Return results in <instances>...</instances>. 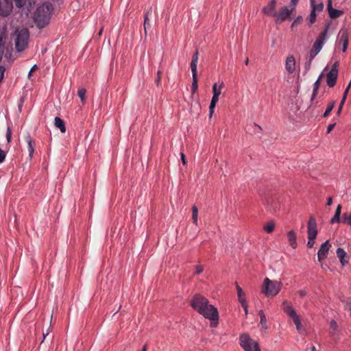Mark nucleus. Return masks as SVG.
I'll return each instance as SVG.
<instances>
[{
	"instance_id": "obj_20",
	"label": "nucleus",
	"mask_w": 351,
	"mask_h": 351,
	"mask_svg": "<svg viewBox=\"0 0 351 351\" xmlns=\"http://www.w3.org/2000/svg\"><path fill=\"white\" fill-rule=\"evenodd\" d=\"M55 126L57 128H59L62 133H64L66 132V127L64 121L60 117H56L55 118L54 122Z\"/></svg>"
},
{
	"instance_id": "obj_57",
	"label": "nucleus",
	"mask_w": 351,
	"mask_h": 351,
	"mask_svg": "<svg viewBox=\"0 0 351 351\" xmlns=\"http://www.w3.org/2000/svg\"><path fill=\"white\" fill-rule=\"evenodd\" d=\"M311 60H309V62L308 63H306L305 64V69H306V71H308L309 69H310V66H311Z\"/></svg>"
},
{
	"instance_id": "obj_15",
	"label": "nucleus",
	"mask_w": 351,
	"mask_h": 351,
	"mask_svg": "<svg viewBox=\"0 0 351 351\" xmlns=\"http://www.w3.org/2000/svg\"><path fill=\"white\" fill-rule=\"evenodd\" d=\"M286 70L289 73H293L295 69V60L293 56H289L286 59L285 62Z\"/></svg>"
},
{
	"instance_id": "obj_46",
	"label": "nucleus",
	"mask_w": 351,
	"mask_h": 351,
	"mask_svg": "<svg viewBox=\"0 0 351 351\" xmlns=\"http://www.w3.org/2000/svg\"><path fill=\"white\" fill-rule=\"evenodd\" d=\"M337 327H338L337 323L335 321L332 320V321L330 322V328L333 330H336Z\"/></svg>"
},
{
	"instance_id": "obj_27",
	"label": "nucleus",
	"mask_w": 351,
	"mask_h": 351,
	"mask_svg": "<svg viewBox=\"0 0 351 351\" xmlns=\"http://www.w3.org/2000/svg\"><path fill=\"white\" fill-rule=\"evenodd\" d=\"M341 222L351 226V213H344L341 217Z\"/></svg>"
},
{
	"instance_id": "obj_13",
	"label": "nucleus",
	"mask_w": 351,
	"mask_h": 351,
	"mask_svg": "<svg viewBox=\"0 0 351 351\" xmlns=\"http://www.w3.org/2000/svg\"><path fill=\"white\" fill-rule=\"evenodd\" d=\"M153 15V10L152 8L150 7L145 13L144 15V32L145 34L147 35L148 29L151 28V23H150V18H152Z\"/></svg>"
},
{
	"instance_id": "obj_22",
	"label": "nucleus",
	"mask_w": 351,
	"mask_h": 351,
	"mask_svg": "<svg viewBox=\"0 0 351 351\" xmlns=\"http://www.w3.org/2000/svg\"><path fill=\"white\" fill-rule=\"evenodd\" d=\"M26 142L27 143V149L29 152V157H32L34 153V143L29 135H27L26 136Z\"/></svg>"
},
{
	"instance_id": "obj_14",
	"label": "nucleus",
	"mask_w": 351,
	"mask_h": 351,
	"mask_svg": "<svg viewBox=\"0 0 351 351\" xmlns=\"http://www.w3.org/2000/svg\"><path fill=\"white\" fill-rule=\"evenodd\" d=\"M237 291L238 295V299L239 302L241 304L243 308L245 310V314L247 313V301L245 298V293L243 291V289L237 284Z\"/></svg>"
},
{
	"instance_id": "obj_38",
	"label": "nucleus",
	"mask_w": 351,
	"mask_h": 351,
	"mask_svg": "<svg viewBox=\"0 0 351 351\" xmlns=\"http://www.w3.org/2000/svg\"><path fill=\"white\" fill-rule=\"evenodd\" d=\"M291 318L292 319L293 322L295 325H298V324L301 322L300 317L296 313L292 317H291Z\"/></svg>"
},
{
	"instance_id": "obj_32",
	"label": "nucleus",
	"mask_w": 351,
	"mask_h": 351,
	"mask_svg": "<svg viewBox=\"0 0 351 351\" xmlns=\"http://www.w3.org/2000/svg\"><path fill=\"white\" fill-rule=\"evenodd\" d=\"M198 88L197 84V76L193 77V82L191 85V90L193 93H195Z\"/></svg>"
},
{
	"instance_id": "obj_55",
	"label": "nucleus",
	"mask_w": 351,
	"mask_h": 351,
	"mask_svg": "<svg viewBox=\"0 0 351 351\" xmlns=\"http://www.w3.org/2000/svg\"><path fill=\"white\" fill-rule=\"evenodd\" d=\"M181 159H182V162L183 165H186V160L184 154L183 153H181Z\"/></svg>"
},
{
	"instance_id": "obj_29",
	"label": "nucleus",
	"mask_w": 351,
	"mask_h": 351,
	"mask_svg": "<svg viewBox=\"0 0 351 351\" xmlns=\"http://www.w3.org/2000/svg\"><path fill=\"white\" fill-rule=\"evenodd\" d=\"M335 105V101H331L327 106L324 114H323V117H327L330 113L331 112V111L332 110V109L334 108V106Z\"/></svg>"
},
{
	"instance_id": "obj_25",
	"label": "nucleus",
	"mask_w": 351,
	"mask_h": 351,
	"mask_svg": "<svg viewBox=\"0 0 351 351\" xmlns=\"http://www.w3.org/2000/svg\"><path fill=\"white\" fill-rule=\"evenodd\" d=\"M343 11L336 10V9H331L330 10V12H328L329 16L331 19H337L341 16L343 14Z\"/></svg>"
},
{
	"instance_id": "obj_28",
	"label": "nucleus",
	"mask_w": 351,
	"mask_h": 351,
	"mask_svg": "<svg viewBox=\"0 0 351 351\" xmlns=\"http://www.w3.org/2000/svg\"><path fill=\"white\" fill-rule=\"evenodd\" d=\"M198 209L196 206L192 207V220L193 223L197 225Z\"/></svg>"
},
{
	"instance_id": "obj_17",
	"label": "nucleus",
	"mask_w": 351,
	"mask_h": 351,
	"mask_svg": "<svg viewBox=\"0 0 351 351\" xmlns=\"http://www.w3.org/2000/svg\"><path fill=\"white\" fill-rule=\"evenodd\" d=\"M288 241L292 248L295 249L298 247L296 241V234L293 230H290L287 232Z\"/></svg>"
},
{
	"instance_id": "obj_12",
	"label": "nucleus",
	"mask_w": 351,
	"mask_h": 351,
	"mask_svg": "<svg viewBox=\"0 0 351 351\" xmlns=\"http://www.w3.org/2000/svg\"><path fill=\"white\" fill-rule=\"evenodd\" d=\"M293 11L291 9L289 10L287 7L282 8L278 13L276 12V22L281 23L285 21Z\"/></svg>"
},
{
	"instance_id": "obj_10",
	"label": "nucleus",
	"mask_w": 351,
	"mask_h": 351,
	"mask_svg": "<svg viewBox=\"0 0 351 351\" xmlns=\"http://www.w3.org/2000/svg\"><path fill=\"white\" fill-rule=\"evenodd\" d=\"M330 247L331 245L330 244L328 240L321 245L317 252V258L319 262L322 263L323 260L327 258Z\"/></svg>"
},
{
	"instance_id": "obj_19",
	"label": "nucleus",
	"mask_w": 351,
	"mask_h": 351,
	"mask_svg": "<svg viewBox=\"0 0 351 351\" xmlns=\"http://www.w3.org/2000/svg\"><path fill=\"white\" fill-rule=\"evenodd\" d=\"M312 10L315 12H321L324 8V4L321 0H310Z\"/></svg>"
},
{
	"instance_id": "obj_6",
	"label": "nucleus",
	"mask_w": 351,
	"mask_h": 351,
	"mask_svg": "<svg viewBox=\"0 0 351 351\" xmlns=\"http://www.w3.org/2000/svg\"><path fill=\"white\" fill-rule=\"evenodd\" d=\"M338 63L335 62L326 75V82L329 87H333L336 84L338 77Z\"/></svg>"
},
{
	"instance_id": "obj_58",
	"label": "nucleus",
	"mask_w": 351,
	"mask_h": 351,
	"mask_svg": "<svg viewBox=\"0 0 351 351\" xmlns=\"http://www.w3.org/2000/svg\"><path fill=\"white\" fill-rule=\"evenodd\" d=\"M332 204V197H329L327 199V205L330 206Z\"/></svg>"
},
{
	"instance_id": "obj_61",
	"label": "nucleus",
	"mask_w": 351,
	"mask_h": 351,
	"mask_svg": "<svg viewBox=\"0 0 351 351\" xmlns=\"http://www.w3.org/2000/svg\"><path fill=\"white\" fill-rule=\"evenodd\" d=\"M7 137H8V139L9 140V138L10 137V134L9 133L7 134Z\"/></svg>"
},
{
	"instance_id": "obj_43",
	"label": "nucleus",
	"mask_w": 351,
	"mask_h": 351,
	"mask_svg": "<svg viewBox=\"0 0 351 351\" xmlns=\"http://www.w3.org/2000/svg\"><path fill=\"white\" fill-rule=\"evenodd\" d=\"M344 104H345V101L341 100L340 102V104L339 106L337 112V115H339L341 114Z\"/></svg>"
},
{
	"instance_id": "obj_54",
	"label": "nucleus",
	"mask_w": 351,
	"mask_h": 351,
	"mask_svg": "<svg viewBox=\"0 0 351 351\" xmlns=\"http://www.w3.org/2000/svg\"><path fill=\"white\" fill-rule=\"evenodd\" d=\"M218 100H219V96L217 95H213V97H212V99H211V101H213V102L214 101V102L217 103L218 101Z\"/></svg>"
},
{
	"instance_id": "obj_23",
	"label": "nucleus",
	"mask_w": 351,
	"mask_h": 351,
	"mask_svg": "<svg viewBox=\"0 0 351 351\" xmlns=\"http://www.w3.org/2000/svg\"><path fill=\"white\" fill-rule=\"evenodd\" d=\"M224 87V83L223 82H221L219 87H217V83H215L213 85V95H218L219 96L220 94H221V89Z\"/></svg>"
},
{
	"instance_id": "obj_56",
	"label": "nucleus",
	"mask_w": 351,
	"mask_h": 351,
	"mask_svg": "<svg viewBox=\"0 0 351 351\" xmlns=\"http://www.w3.org/2000/svg\"><path fill=\"white\" fill-rule=\"evenodd\" d=\"M296 326V328H297V330L299 332H301V330H302V324L301 322H300L298 324V325H295Z\"/></svg>"
},
{
	"instance_id": "obj_7",
	"label": "nucleus",
	"mask_w": 351,
	"mask_h": 351,
	"mask_svg": "<svg viewBox=\"0 0 351 351\" xmlns=\"http://www.w3.org/2000/svg\"><path fill=\"white\" fill-rule=\"evenodd\" d=\"M328 29L329 26L326 25L314 43L313 49L315 51H318L319 52L322 49L324 42L326 39Z\"/></svg>"
},
{
	"instance_id": "obj_1",
	"label": "nucleus",
	"mask_w": 351,
	"mask_h": 351,
	"mask_svg": "<svg viewBox=\"0 0 351 351\" xmlns=\"http://www.w3.org/2000/svg\"><path fill=\"white\" fill-rule=\"evenodd\" d=\"M191 307L206 319L211 321L210 326L216 327L218 324L219 313L207 298L200 294H195L191 300Z\"/></svg>"
},
{
	"instance_id": "obj_21",
	"label": "nucleus",
	"mask_w": 351,
	"mask_h": 351,
	"mask_svg": "<svg viewBox=\"0 0 351 351\" xmlns=\"http://www.w3.org/2000/svg\"><path fill=\"white\" fill-rule=\"evenodd\" d=\"M282 305H283V310H284L285 313L289 317H291L296 313L295 311L291 306L287 304V302H284Z\"/></svg>"
},
{
	"instance_id": "obj_33",
	"label": "nucleus",
	"mask_w": 351,
	"mask_h": 351,
	"mask_svg": "<svg viewBox=\"0 0 351 351\" xmlns=\"http://www.w3.org/2000/svg\"><path fill=\"white\" fill-rule=\"evenodd\" d=\"M197 62H191V69L193 77L197 76Z\"/></svg>"
},
{
	"instance_id": "obj_53",
	"label": "nucleus",
	"mask_w": 351,
	"mask_h": 351,
	"mask_svg": "<svg viewBox=\"0 0 351 351\" xmlns=\"http://www.w3.org/2000/svg\"><path fill=\"white\" fill-rule=\"evenodd\" d=\"M298 294L300 297H304L306 295V292L304 290H300L298 291Z\"/></svg>"
},
{
	"instance_id": "obj_45",
	"label": "nucleus",
	"mask_w": 351,
	"mask_h": 351,
	"mask_svg": "<svg viewBox=\"0 0 351 351\" xmlns=\"http://www.w3.org/2000/svg\"><path fill=\"white\" fill-rule=\"evenodd\" d=\"M204 269H203V267L200 265H197L196 266V268H195V274H201L202 271H203Z\"/></svg>"
},
{
	"instance_id": "obj_52",
	"label": "nucleus",
	"mask_w": 351,
	"mask_h": 351,
	"mask_svg": "<svg viewBox=\"0 0 351 351\" xmlns=\"http://www.w3.org/2000/svg\"><path fill=\"white\" fill-rule=\"evenodd\" d=\"M327 8H328V12H330V10L333 9L332 7V1L331 0H328Z\"/></svg>"
},
{
	"instance_id": "obj_60",
	"label": "nucleus",
	"mask_w": 351,
	"mask_h": 351,
	"mask_svg": "<svg viewBox=\"0 0 351 351\" xmlns=\"http://www.w3.org/2000/svg\"><path fill=\"white\" fill-rule=\"evenodd\" d=\"M248 64H249V59H248V58H247L245 61V65H248Z\"/></svg>"
},
{
	"instance_id": "obj_31",
	"label": "nucleus",
	"mask_w": 351,
	"mask_h": 351,
	"mask_svg": "<svg viewBox=\"0 0 351 351\" xmlns=\"http://www.w3.org/2000/svg\"><path fill=\"white\" fill-rule=\"evenodd\" d=\"M341 301L345 304V309L349 311L351 315V298H346Z\"/></svg>"
},
{
	"instance_id": "obj_36",
	"label": "nucleus",
	"mask_w": 351,
	"mask_h": 351,
	"mask_svg": "<svg viewBox=\"0 0 351 351\" xmlns=\"http://www.w3.org/2000/svg\"><path fill=\"white\" fill-rule=\"evenodd\" d=\"M350 86H351V81L350 82L349 84L348 85V86L346 87V88L343 93V97L341 99L342 101H346V97H347V95H348V93Z\"/></svg>"
},
{
	"instance_id": "obj_16",
	"label": "nucleus",
	"mask_w": 351,
	"mask_h": 351,
	"mask_svg": "<svg viewBox=\"0 0 351 351\" xmlns=\"http://www.w3.org/2000/svg\"><path fill=\"white\" fill-rule=\"evenodd\" d=\"M337 256L339 258V261L343 266L348 263V258L347 256V253L345 252L343 249L341 247L337 248Z\"/></svg>"
},
{
	"instance_id": "obj_39",
	"label": "nucleus",
	"mask_w": 351,
	"mask_h": 351,
	"mask_svg": "<svg viewBox=\"0 0 351 351\" xmlns=\"http://www.w3.org/2000/svg\"><path fill=\"white\" fill-rule=\"evenodd\" d=\"M161 75H162V72L160 71H158V72H157V77H156V79L155 80V83L156 84L157 86H159L160 84Z\"/></svg>"
},
{
	"instance_id": "obj_9",
	"label": "nucleus",
	"mask_w": 351,
	"mask_h": 351,
	"mask_svg": "<svg viewBox=\"0 0 351 351\" xmlns=\"http://www.w3.org/2000/svg\"><path fill=\"white\" fill-rule=\"evenodd\" d=\"M308 239H316L317 234V223L314 217L311 216L307 225Z\"/></svg>"
},
{
	"instance_id": "obj_51",
	"label": "nucleus",
	"mask_w": 351,
	"mask_h": 351,
	"mask_svg": "<svg viewBox=\"0 0 351 351\" xmlns=\"http://www.w3.org/2000/svg\"><path fill=\"white\" fill-rule=\"evenodd\" d=\"M335 124L333 123V124H330L328 126V128H327V132L328 133H330L332 129L334 128Z\"/></svg>"
},
{
	"instance_id": "obj_42",
	"label": "nucleus",
	"mask_w": 351,
	"mask_h": 351,
	"mask_svg": "<svg viewBox=\"0 0 351 351\" xmlns=\"http://www.w3.org/2000/svg\"><path fill=\"white\" fill-rule=\"evenodd\" d=\"M299 0H291L289 7H291V10H294L295 8L298 3Z\"/></svg>"
},
{
	"instance_id": "obj_48",
	"label": "nucleus",
	"mask_w": 351,
	"mask_h": 351,
	"mask_svg": "<svg viewBox=\"0 0 351 351\" xmlns=\"http://www.w3.org/2000/svg\"><path fill=\"white\" fill-rule=\"evenodd\" d=\"M5 157V154L4 151H3L1 149H0V163L2 162Z\"/></svg>"
},
{
	"instance_id": "obj_44",
	"label": "nucleus",
	"mask_w": 351,
	"mask_h": 351,
	"mask_svg": "<svg viewBox=\"0 0 351 351\" xmlns=\"http://www.w3.org/2000/svg\"><path fill=\"white\" fill-rule=\"evenodd\" d=\"M315 239H308V241L307 243V246L309 248H312L315 244Z\"/></svg>"
},
{
	"instance_id": "obj_62",
	"label": "nucleus",
	"mask_w": 351,
	"mask_h": 351,
	"mask_svg": "<svg viewBox=\"0 0 351 351\" xmlns=\"http://www.w3.org/2000/svg\"><path fill=\"white\" fill-rule=\"evenodd\" d=\"M315 346H313L311 351H315Z\"/></svg>"
},
{
	"instance_id": "obj_5",
	"label": "nucleus",
	"mask_w": 351,
	"mask_h": 351,
	"mask_svg": "<svg viewBox=\"0 0 351 351\" xmlns=\"http://www.w3.org/2000/svg\"><path fill=\"white\" fill-rule=\"evenodd\" d=\"M240 345L245 351H261L258 343L247 334L240 336Z\"/></svg>"
},
{
	"instance_id": "obj_30",
	"label": "nucleus",
	"mask_w": 351,
	"mask_h": 351,
	"mask_svg": "<svg viewBox=\"0 0 351 351\" xmlns=\"http://www.w3.org/2000/svg\"><path fill=\"white\" fill-rule=\"evenodd\" d=\"M86 90L84 88H79L77 91V95L80 97L81 101L84 103L85 99V95H86Z\"/></svg>"
},
{
	"instance_id": "obj_4",
	"label": "nucleus",
	"mask_w": 351,
	"mask_h": 351,
	"mask_svg": "<svg viewBox=\"0 0 351 351\" xmlns=\"http://www.w3.org/2000/svg\"><path fill=\"white\" fill-rule=\"evenodd\" d=\"M29 37V34L27 29L23 28L18 32L15 40V46L18 51H22L26 48Z\"/></svg>"
},
{
	"instance_id": "obj_3",
	"label": "nucleus",
	"mask_w": 351,
	"mask_h": 351,
	"mask_svg": "<svg viewBox=\"0 0 351 351\" xmlns=\"http://www.w3.org/2000/svg\"><path fill=\"white\" fill-rule=\"evenodd\" d=\"M282 283L277 280H271L265 278L262 285V292L267 297L276 295L280 291Z\"/></svg>"
},
{
	"instance_id": "obj_11",
	"label": "nucleus",
	"mask_w": 351,
	"mask_h": 351,
	"mask_svg": "<svg viewBox=\"0 0 351 351\" xmlns=\"http://www.w3.org/2000/svg\"><path fill=\"white\" fill-rule=\"evenodd\" d=\"M276 0H270L268 2L267 5L263 8L262 12L264 14H265L267 16H276Z\"/></svg>"
},
{
	"instance_id": "obj_41",
	"label": "nucleus",
	"mask_w": 351,
	"mask_h": 351,
	"mask_svg": "<svg viewBox=\"0 0 351 351\" xmlns=\"http://www.w3.org/2000/svg\"><path fill=\"white\" fill-rule=\"evenodd\" d=\"M319 51L312 49L310 52V60L311 61L317 54Z\"/></svg>"
},
{
	"instance_id": "obj_50",
	"label": "nucleus",
	"mask_w": 351,
	"mask_h": 351,
	"mask_svg": "<svg viewBox=\"0 0 351 351\" xmlns=\"http://www.w3.org/2000/svg\"><path fill=\"white\" fill-rule=\"evenodd\" d=\"M341 206L339 204L336 208L335 215H337L338 216H341Z\"/></svg>"
},
{
	"instance_id": "obj_34",
	"label": "nucleus",
	"mask_w": 351,
	"mask_h": 351,
	"mask_svg": "<svg viewBox=\"0 0 351 351\" xmlns=\"http://www.w3.org/2000/svg\"><path fill=\"white\" fill-rule=\"evenodd\" d=\"M14 1L16 7L22 8L26 4L27 0H14Z\"/></svg>"
},
{
	"instance_id": "obj_59",
	"label": "nucleus",
	"mask_w": 351,
	"mask_h": 351,
	"mask_svg": "<svg viewBox=\"0 0 351 351\" xmlns=\"http://www.w3.org/2000/svg\"><path fill=\"white\" fill-rule=\"evenodd\" d=\"M147 344L144 345V346L142 349V351H147Z\"/></svg>"
},
{
	"instance_id": "obj_40",
	"label": "nucleus",
	"mask_w": 351,
	"mask_h": 351,
	"mask_svg": "<svg viewBox=\"0 0 351 351\" xmlns=\"http://www.w3.org/2000/svg\"><path fill=\"white\" fill-rule=\"evenodd\" d=\"M216 104L215 102H213L211 101L210 104V106H209V110H210V116L211 117L213 112H214V109L215 108V106H216Z\"/></svg>"
},
{
	"instance_id": "obj_37",
	"label": "nucleus",
	"mask_w": 351,
	"mask_h": 351,
	"mask_svg": "<svg viewBox=\"0 0 351 351\" xmlns=\"http://www.w3.org/2000/svg\"><path fill=\"white\" fill-rule=\"evenodd\" d=\"M340 221L341 222V218L340 217V216H338L337 215L335 214L330 220L331 223H339Z\"/></svg>"
},
{
	"instance_id": "obj_18",
	"label": "nucleus",
	"mask_w": 351,
	"mask_h": 351,
	"mask_svg": "<svg viewBox=\"0 0 351 351\" xmlns=\"http://www.w3.org/2000/svg\"><path fill=\"white\" fill-rule=\"evenodd\" d=\"M322 77H323V75L321 74L319 76L318 79L315 81V82L313 84V93H312V96H311V103L313 101V100L315 99L316 95H317L318 90H319V86H320V84H321V80H322Z\"/></svg>"
},
{
	"instance_id": "obj_63",
	"label": "nucleus",
	"mask_w": 351,
	"mask_h": 351,
	"mask_svg": "<svg viewBox=\"0 0 351 351\" xmlns=\"http://www.w3.org/2000/svg\"><path fill=\"white\" fill-rule=\"evenodd\" d=\"M48 335V333L45 334V333H43V337L44 339L46 337V336Z\"/></svg>"
},
{
	"instance_id": "obj_64",
	"label": "nucleus",
	"mask_w": 351,
	"mask_h": 351,
	"mask_svg": "<svg viewBox=\"0 0 351 351\" xmlns=\"http://www.w3.org/2000/svg\"><path fill=\"white\" fill-rule=\"evenodd\" d=\"M296 22H297V21H295L293 23L292 26L295 25Z\"/></svg>"
},
{
	"instance_id": "obj_8",
	"label": "nucleus",
	"mask_w": 351,
	"mask_h": 351,
	"mask_svg": "<svg viewBox=\"0 0 351 351\" xmlns=\"http://www.w3.org/2000/svg\"><path fill=\"white\" fill-rule=\"evenodd\" d=\"M349 40V32L346 29H341L338 35V44L342 45V51L345 52L347 49Z\"/></svg>"
},
{
	"instance_id": "obj_35",
	"label": "nucleus",
	"mask_w": 351,
	"mask_h": 351,
	"mask_svg": "<svg viewBox=\"0 0 351 351\" xmlns=\"http://www.w3.org/2000/svg\"><path fill=\"white\" fill-rule=\"evenodd\" d=\"M316 12L313 11V10H311V12L310 14V16H309V22L311 24H313L315 23V20H316V14H315Z\"/></svg>"
},
{
	"instance_id": "obj_49",
	"label": "nucleus",
	"mask_w": 351,
	"mask_h": 351,
	"mask_svg": "<svg viewBox=\"0 0 351 351\" xmlns=\"http://www.w3.org/2000/svg\"><path fill=\"white\" fill-rule=\"evenodd\" d=\"M197 61H198V52H197V51H196V52L193 55L191 62H197Z\"/></svg>"
},
{
	"instance_id": "obj_26",
	"label": "nucleus",
	"mask_w": 351,
	"mask_h": 351,
	"mask_svg": "<svg viewBox=\"0 0 351 351\" xmlns=\"http://www.w3.org/2000/svg\"><path fill=\"white\" fill-rule=\"evenodd\" d=\"M275 228V223L274 221H270L268 223H267L264 227V230L267 233H271Z\"/></svg>"
},
{
	"instance_id": "obj_2",
	"label": "nucleus",
	"mask_w": 351,
	"mask_h": 351,
	"mask_svg": "<svg viewBox=\"0 0 351 351\" xmlns=\"http://www.w3.org/2000/svg\"><path fill=\"white\" fill-rule=\"evenodd\" d=\"M51 10L52 5L49 3L43 4L36 9L34 19L39 28H43L48 24Z\"/></svg>"
},
{
	"instance_id": "obj_47",
	"label": "nucleus",
	"mask_w": 351,
	"mask_h": 351,
	"mask_svg": "<svg viewBox=\"0 0 351 351\" xmlns=\"http://www.w3.org/2000/svg\"><path fill=\"white\" fill-rule=\"evenodd\" d=\"M38 69V66L36 64H34L30 69L29 73H28V78L30 79V77L32 75V72L36 71Z\"/></svg>"
},
{
	"instance_id": "obj_24",
	"label": "nucleus",
	"mask_w": 351,
	"mask_h": 351,
	"mask_svg": "<svg viewBox=\"0 0 351 351\" xmlns=\"http://www.w3.org/2000/svg\"><path fill=\"white\" fill-rule=\"evenodd\" d=\"M258 315L260 316V318H261V321H260V323L262 326V328H264V329H267V319H266V317L263 313V310H260L258 311Z\"/></svg>"
}]
</instances>
